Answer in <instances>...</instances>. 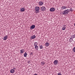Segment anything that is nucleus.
<instances>
[{"instance_id": "nucleus-24", "label": "nucleus", "mask_w": 75, "mask_h": 75, "mask_svg": "<svg viewBox=\"0 0 75 75\" xmlns=\"http://www.w3.org/2000/svg\"><path fill=\"white\" fill-rule=\"evenodd\" d=\"M73 38L71 36L70 38V39L69 40H72Z\"/></svg>"}, {"instance_id": "nucleus-30", "label": "nucleus", "mask_w": 75, "mask_h": 75, "mask_svg": "<svg viewBox=\"0 0 75 75\" xmlns=\"http://www.w3.org/2000/svg\"><path fill=\"white\" fill-rule=\"evenodd\" d=\"M74 26H75V23L74 24Z\"/></svg>"}, {"instance_id": "nucleus-11", "label": "nucleus", "mask_w": 75, "mask_h": 75, "mask_svg": "<svg viewBox=\"0 0 75 75\" xmlns=\"http://www.w3.org/2000/svg\"><path fill=\"white\" fill-rule=\"evenodd\" d=\"M46 47H48L50 45V43L48 42H46L45 44Z\"/></svg>"}, {"instance_id": "nucleus-20", "label": "nucleus", "mask_w": 75, "mask_h": 75, "mask_svg": "<svg viewBox=\"0 0 75 75\" xmlns=\"http://www.w3.org/2000/svg\"><path fill=\"white\" fill-rule=\"evenodd\" d=\"M39 47L40 48V49H42V48H43V46L42 45L41 46H39Z\"/></svg>"}, {"instance_id": "nucleus-19", "label": "nucleus", "mask_w": 75, "mask_h": 75, "mask_svg": "<svg viewBox=\"0 0 75 75\" xmlns=\"http://www.w3.org/2000/svg\"><path fill=\"white\" fill-rule=\"evenodd\" d=\"M73 41V38H72V39H69V41L70 42H72Z\"/></svg>"}, {"instance_id": "nucleus-27", "label": "nucleus", "mask_w": 75, "mask_h": 75, "mask_svg": "<svg viewBox=\"0 0 75 75\" xmlns=\"http://www.w3.org/2000/svg\"><path fill=\"white\" fill-rule=\"evenodd\" d=\"M30 60L28 61V62H27V63H30Z\"/></svg>"}, {"instance_id": "nucleus-16", "label": "nucleus", "mask_w": 75, "mask_h": 75, "mask_svg": "<svg viewBox=\"0 0 75 75\" xmlns=\"http://www.w3.org/2000/svg\"><path fill=\"white\" fill-rule=\"evenodd\" d=\"M65 26H66V25H64V26L62 28V30H65V28H66Z\"/></svg>"}, {"instance_id": "nucleus-14", "label": "nucleus", "mask_w": 75, "mask_h": 75, "mask_svg": "<svg viewBox=\"0 0 75 75\" xmlns=\"http://www.w3.org/2000/svg\"><path fill=\"white\" fill-rule=\"evenodd\" d=\"M15 70H14V69H11L10 71L11 73H14Z\"/></svg>"}, {"instance_id": "nucleus-18", "label": "nucleus", "mask_w": 75, "mask_h": 75, "mask_svg": "<svg viewBox=\"0 0 75 75\" xmlns=\"http://www.w3.org/2000/svg\"><path fill=\"white\" fill-rule=\"evenodd\" d=\"M21 54L24 53V50L22 49L21 50Z\"/></svg>"}, {"instance_id": "nucleus-6", "label": "nucleus", "mask_w": 75, "mask_h": 75, "mask_svg": "<svg viewBox=\"0 0 75 75\" xmlns=\"http://www.w3.org/2000/svg\"><path fill=\"white\" fill-rule=\"evenodd\" d=\"M35 27V26L34 25H33L30 27V30H32V29H34Z\"/></svg>"}, {"instance_id": "nucleus-8", "label": "nucleus", "mask_w": 75, "mask_h": 75, "mask_svg": "<svg viewBox=\"0 0 75 75\" xmlns=\"http://www.w3.org/2000/svg\"><path fill=\"white\" fill-rule=\"evenodd\" d=\"M35 38H36V36H35V35H34L31 36L30 38L32 40H33V39H35Z\"/></svg>"}, {"instance_id": "nucleus-12", "label": "nucleus", "mask_w": 75, "mask_h": 75, "mask_svg": "<svg viewBox=\"0 0 75 75\" xmlns=\"http://www.w3.org/2000/svg\"><path fill=\"white\" fill-rule=\"evenodd\" d=\"M45 64V62L44 61H42L41 62V65H42L43 66H44V65Z\"/></svg>"}, {"instance_id": "nucleus-7", "label": "nucleus", "mask_w": 75, "mask_h": 75, "mask_svg": "<svg viewBox=\"0 0 75 75\" xmlns=\"http://www.w3.org/2000/svg\"><path fill=\"white\" fill-rule=\"evenodd\" d=\"M35 46V48L36 50H38V47L37 46V45H36L34 44Z\"/></svg>"}, {"instance_id": "nucleus-22", "label": "nucleus", "mask_w": 75, "mask_h": 75, "mask_svg": "<svg viewBox=\"0 0 75 75\" xmlns=\"http://www.w3.org/2000/svg\"><path fill=\"white\" fill-rule=\"evenodd\" d=\"M73 51L74 52H75V47H74L73 49Z\"/></svg>"}, {"instance_id": "nucleus-23", "label": "nucleus", "mask_w": 75, "mask_h": 75, "mask_svg": "<svg viewBox=\"0 0 75 75\" xmlns=\"http://www.w3.org/2000/svg\"><path fill=\"white\" fill-rule=\"evenodd\" d=\"M30 55L31 56H33V53L31 52L30 54Z\"/></svg>"}, {"instance_id": "nucleus-2", "label": "nucleus", "mask_w": 75, "mask_h": 75, "mask_svg": "<svg viewBox=\"0 0 75 75\" xmlns=\"http://www.w3.org/2000/svg\"><path fill=\"white\" fill-rule=\"evenodd\" d=\"M35 10L36 11L35 12L36 14H38V13H40V12L39 11L40 10V7H38V6L35 7Z\"/></svg>"}, {"instance_id": "nucleus-4", "label": "nucleus", "mask_w": 75, "mask_h": 75, "mask_svg": "<svg viewBox=\"0 0 75 75\" xmlns=\"http://www.w3.org/2000/svg\"><path fill=\"white\" fill-rule=\"evenodd\" d=\"M50 11L51 12L55 11V8H51L50 9Z\"/></svg>"}, {"instance_id": "nucleus-28", "label": "nucleus", "mask_w": 75, "mask_h": 75, "mask_svg": "<svg viewBox=\"0 0 75 75\" xmlns=\"http://www.w3.org/2000/svg\"><path fill=\"white\" fill-rule=\"evenodd\" d=\"M13 69V70H14V69H16V68L14 67Z\"/></svg>"}, {"instance_id": "nucleus-15", "label": "nucleus", "mask_w": 75, "mask_h": 75, "mask_svg": "<svg viewBox=\"0 0 75 75\" xmlns=\"http://www.w3.org/2000/svg\"><path fill=\"white\" fill-rule=\"evenodd\" d=\"M39 6H42V5L43 4V3H42V1H40L39 2Z\"/></svg>"}, {"instance_id": "nucleus-1", "label": "nucleus", "mask_w": 75, "mask_h": 75, "mask_svg": "<svg viewBox=\"0 0 75 75\" xmlns=\"http://www.w3.org/2000/svg\"><path fill=\"white\" fill-rule=\"evenodd\" d=\"M72 7L70 8V10L69 9H67L65 10L63 12H62V14H64L65 15H67L68 14V13L69 12V11H72Z\"/></svg>"}, {"instance_id": "nucleus-9", "label": "nucleus", "mask_w": 75, "mask_h": 75, "mask_svg": "<svg viewBox=\"0 0 75 75\" xmlns=\"http://www.w3.org/2000/svg\"><path fill=\"white\" fill-rule=\"evenodd\" d=\"M20 11L21 12H24L25 11V8H20Z\"/></svg>"}, {"instance_id": "nucleus-25", "label": "nucleus", "mask_w": 75, "mask_h": 75, "mask_svg": "<svg viewBox=\"0 0 75 75\" xmlns=\"http://www.w3.org/2000/svg\"><path fill=\"white\" fill-rule=\"evenodd\" d=\"M58 75H61V74L60 73H59L57 74Z\"/></svg>"}, {"instance_id": "nucleus-3", "label": "nucleus", "mask_w": 75, "mask_h": 75, "mask_svg": "<svg viewBox=\"0 0 75 75\" xmlns=\"http://www.w3.org/2000/svg\"><path fill=\"white\" fill-rule=\"evenodd\" d=\"M40 10L42 11H44L46 10V8L45 7V6H42L41 7Z\"/></svg>"}, {"instance_id": "nucleus-29", "label": "nucleus", "mask_w": 75, "mask_h": 75, "mask_svg": "<svg viewBox=\"0 0 75 75\" xmlns=\"http://www.w3.org/2000/svg\"><path fill=\"white\" fill-rule=\"evenodd\" d=\"M33 75H38V74H35Z\"/></svg>"}, {"instance_id": "nucleus-10", "label": "nucleus", "mask_w": 75, "mask_h": 75, "mask_svg": "<svg viewBox=\"0 0 75 75\" xmlns=\"http://www.w3.org/2000/svg\"><path fill=\"white\" fill-rule=\"evenodd\" d=\"M67 6H62V7H61V9L62 10H64V9H66V8H67Z\"/></svg>"}, {"instance_id": "nucleus-5", "label": "nucleus", "mask_w": 75, "mask_h": 75, "mask_svg": "<svg viewBox=\"0 0 75 75\" xmlns=\"http://www.w3.org/2000/svg\"><path fill=\"white\" fill-rule=\"evenodd\" d=\"M58 60H56L54 61V65H57L58 64Z\"/></svg>"}, {"instance_id": "nucleus-21", "label": "nucleus", "mask_w": 75, "mask_h": 75, "mask_svg": "<svg viewBox=\"0 0 75 75\" xmlns=\"http://www.w3.org/2000/svg\"><path fill=\"white\" fill-rule=\"evenodd\" d=\"M71 36L72 38H75V34L73 35H72Z\"/></svg>"}, {"instance_id": "nucleus-17", "label": "nucleus", "mask_w": 75, "mask_h": 75, "mask_svg": "<svg viewBox=\"0 0 75 75\" xmlns=\"http://www.w3.org/2000/svg\"><path fill=\"white\" fill-rule=\"evenodd\" d=\"M24 57H27V53L26 52H25V53L24 54Z\"/></svg>"}, {"instance_id": "nucleus-26", "label": "nucleus", "mask_w": 75, "mask_h": 75, "mask_svg": "<svg viewBox=\"0 0 75 75\" xmlns=\"http://www.w3.org/2000/svg\"><path fill=\"white\" fill-rule=\"evenodd\" d=\"M34 44H35V45H37V42H35L34 43Z\"/></svg>"}, {"instance_id": "nucleus-13", "label": "nucleus", "mask_w": 75, "mask_h": 75, "mask_svg": "<svg viewBox=\"0 0 75 75\" xmlns=\"http://www.w3.org/2000/svg\"><path fill=\"white\" fill-rule=\"evenodd\" d=\"M7 35L4 36L3 38L4 40H6L7 39Z\"/></svg>"}]
</instances>
